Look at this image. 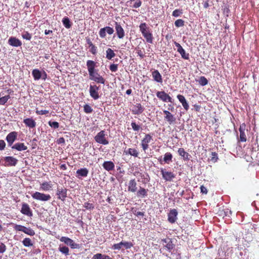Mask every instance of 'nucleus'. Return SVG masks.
Listing matches in <instances>:
<instances>
[{
    "label": "nucleus",
    "instance_id": "obj_35",
    "mask_svg": "<svg viewBox=\"0 0 259 259\" xmlns=\"http://www.w3.org/2000/svg\"><path fill=\"white\" fill-rule=\"evenodd\" d=\"M115 56L114 51L110 48L107 49L106 50V58L108 60H111Z\"/></svg>",
    "mask_w": 259,
    "mask_h": 259
},
{
    "label": "nucleus",
    "instance_id": "obj_36",
    "mask_svg": "<svg viewBox=\"0 0 259 259\" xmlns=\"http://www.w3.org/2000/svg\"><path fill=\"white\" fill-rule=\"evenodd\" d=\"M92 259H111L109 256L102 253H97L93 255Z\"/></svg>",
    "mask_w": 259,
    "mask_h": 259
},
{
    "label": "nucleus",
    "instance_id": "obj_40",
    "mask_svg": "<svg viewBox=\"0 0 259 259\" xmlns=\"http://www.w3.org/2000/svg\"><path fill=\"white\" fill-rule=\"evenodd\" d=\"M218 153L215 152H212L211 153L210 158L209 159L213 163L216 162L218 160Z\"/></svg>",
    "mask_w": 259,
    "mask_h": 259
},
{
    "label": "nucleus",
    "instance_id": "obj_23",
    "mask_svg": "<svg viewBox=\"0 0 259 259\" xmlns=\"http://www.w3.org/2000/svg\"><path fill=\"white\" fill-rule=\"evenodd\" d=\"M23 122L30 128H33L36 126V122L32 118H25L23 120Z\"/></svg>",
    "mask_w": 259,
    "mask_h": 259
},
{
    "label": "nucleus",
    "instance_id": "obj_15",
    "mask_svg": "<svg viewBox=\"0 0 259 259\" xmlns=\"http://www.w3.org/2000/svg\"><path fill=\"white\" fill-rule=\"evenodd\" d=\"M115 28L117 37L119 39H122L125 36V32L121 25L117 22H115Z\"/></svg>",
    "mask_w": 259,
    "mask_h": 259
},
{
    "label": "nucleus",
    "instance_id": "obj_51",
    "mask_svg": "<svg viewBox=\"0 0 259 259\" xmlns=\"http://www.w3.org/2000/svg\"><path fill=\"white\" fill-rule=\"evenodd\" d=\"M240 132V141L245 142L246 141V136L245 132Z\"/></svg>",
    "mask_w": 259,
    "mask_h": 259
},
{
    "label": "nucleus",
    "instance_id": "obj_63",
    "mask_svg": "<svg viewBox=\"0 0 259 259\" xmlns=\"http://www.w3.org/2000/svg\"><path fill=\"white\" fill-rule=\"evenodd\" d=\"M7 247L3 243H0V253H4L6 250Z\"/></svg>",
    "mask_w": 259,
    "mask_h": 259
},
{
    "label": "nucleus",
    "instance_id": "obj_44",
    "mask_svg": "<svg viewBox=\"0 0 259 259\" xmlns=\"http://www.w3.org/2000/svg\"><path fill=\"white\" fill-rule=\"evenodd\" d=\"M199 83L202 85L204 86L208 83V80L204 76H201L199 79Z\"/></svg>",
    "mask_w": 259,
    "mask_h": 259
},
{
    "label": "nucleus",
    "instance_id": "obj_53",
    "mask_svg": "<svg viewBox=\"0 0 259 259\" xmlns=\"http://www.w3.org/2000/svg\"><path fill=\"white\" fill-rule=\"evenodd\" d=\"M183 13L182 10L176 9L174 10L172 12V15L174 17H178L180 16Z\"/></svg>",
    "mask_w": 259,
    "mask_h": 259
},
{
    "label": "nucleus",
    "instance_id": "obj_8",
    "mask_svg": "<svg viewBox=\"0 0 259 259\" xmlns=\"http://www.w3.org/2000/svg\"><path fill=\"white\" fill-rule=\"evenodd\" d=\"M161 174L163 179L166 181L171 182L175 178V175L171 171H168L165 169L161 168Z\"/></svg>",
    "mask_w": 259,
    "mask_h": 259
},
{
    "label": "nucleus",
    "instance_id": "obj_52",
    "mask_svg": "<svg viewBox=\"0 0 259 259\" xmlns=\"http://www.w3.org/2000/svg\"><path fill=\"white\" fill-rule=\"evenodd\" d=\"M178 99L180 101V103L183 105L187 101L185 97L182 95H178L177 96Z\"/></svg>",
    "mask_w": 259,
    "mask_h": 259
},
{
    "label": "nucleus",
    "instance_id": "obj_45",
    "mask_svg": "<svg viewBox=\"0 0 259 259\" xmlns=\"http://www.w3.org/2000/svg\"><path fill=\"white\" fill-rule=\"evenodd\" d=\"M83 110L87 114L91 113L93 111L91 106L88 104H85L83 106Z\"/></svg>",
    "mask_w": 259,
    "mask_h": 259
},
{
    "label": "nucleus",
    "instance_id": "obj_25",
    "mask_svg": "<svg viewBox=\"0 0 259 259\" xmlns=\"http://www.w3.org/2000/svg\"><path fill=\"white\" fill-rule=\"evenodd\" d=\"M102 166L105 170L108 171L114 170L115 167L114 163L111 161H104Z\"/></svg>",
    "mask_w": 259,
    "mask_h": 259
},
{
    "label": "nucleus",
    "instance_id": "obj_56",
    "mask_svg": "<svg viewBox=\"0 0 259 259\" xmlns=\"http://www.w3.org/2000/svg\"><path fill=\"white\" fill-rule=\"evenodd\" d=\"M110 70L113 72H116L118 69V64H112L109 66Z\"/></svg>",
    "mask_w": 259,
    "mask_h": 259
},
{
    "label": "nucleus",
    "instance_id": "obj_31",
    "mask_svg": "<svg viewBox=\"0 0 259 259\" xmlns=\"http://www.w3.org/2000/svg\"><path fill=\"white\" fill-rule=\"evenodd\" d=\"M124 153L126 155H130L135 157H138L139 154L138 151L135 148H128L127 150L124 151Z\"/></svg>",
    "mask_w": 259,
    "mask_h": 259
},
{
    "label": "nucleus",
    "instance_id": "obj_10",
    "mask_svg": "<svg viewBox=\"0 0 259 259\" xmlns=\"http://www.w3.org/2000/svg\"><path fill=\"white\" fill-rule=\"evenodd\" d=\"M20 212L23 214L29 217H31L33 215L32 210L31 209L29 205L26 203L24 202L22 204V207Z\"/></svg>",
    "mask_w": 259,
    "mask_h": 259
},
{
    "label": "nucleus",
    "instance_id": "obj_32",
    "mask_svg": "<svg viewBox=\"0 0 259 259\" xmlns=\"http://www.w3.org/2000/svg\"><path fill=\"white\" fill-rule=\"evenodd\" d=\"M148 191V189L140 187V188L137 193V195L139 197L144 198L147 196Z\"/></svg>",
    "mask_w": 259,
    "mask_h": 259
},
{
    "label": "nucleus",
    "instance_id": "obj_11",
    "mask_svg": "<svg viewBox=\"0 0 259 259\" xmlns=\"http://www.w3.org/2000/svg\"><path fill=\"white\" fill-rule=\"evenodd\" d=\"M178 214V212L176 209H172L169 210V213H168V221L171 223H175L177 220V215Z\"/></svg>",
    "mask_w": 259,
    "mask_h": 259
},
{
    "label": "nucleus",
    "instance_id": "obj_41",
    "mask_svg": "<svg viewBox=\"0 0 259 259\" xmlns=\"http://www.w3.org/2000/svg\"><path fill=\"white\" fill-rule=\"evenodd\" d=\"M59 250L66 255L69 254V248L67 246H64L61 247V246H60L59 247Z\"/></svg>",
    "mask_w": 259,
    "mask_h": 259
},
{
    "label": "nucleus",
    "instance_id": "obj_18",
    "mask_svg": "<svg viewBox=\"0 0 259 259\" xmlns=\"http://www.w3.org/2000/svg\"><path fill=\"white\" fill-rule=\"evenodd\" d=\"M18 136L17 132L14 131L10 133L6 137V140L9 146H11L14 141L16 140Z\"/></svg>",
    "mask_w": 259,
    "mask_h": 259
},
{
    "label": "nucleus",
    "instance_id": "obj_27",
    "mask_svg": "<svg viewBox=\"0 0 259 259\" xmlns=\"http://www.w3.org/2000/svg\"><path fill=\"white\" fill-rule=\"evenodd\" d=\"M83 207L85 208L83 211L89 210L92 211L95 208V203L93 201L89 200L84 202Z\"/></svg>",
    "mask_w": 259,
    "mask_h": 259
},
{
    "label": "nucleus",
    "instance_id": "obj_38",
    "mask_svg": "<svg viewBox=\"0 0 259 259\" xmlns=\"http://www.w3.org/2000/svg\"><path fill=\"white\" fill-rule=\"evenodd\" d=\"M22 244L25 247H30L33 245V243L29 238H25L22 241Z\"/></svg>",
    "mask_w": 259,
    "mask_h": 259
},
{
    "label": "nucleus",
    "instance_id": "obj_59",
    "mask_svg": "<svg viewBox=\"0 0 259 259\" xmlns=\"http://www.w3.org/2000/svg\"><path fill=\"white\" fill-rule=\"evenodd\" d=\"M136 50H137L138 56H140L141 59H143L145 57L144 51H142L139 48L136 49Z\"/></svg>",
    "mask_w": 259,
    "mask_h": 259
},
{
    "label": "nucleus",
    "instance_id": "obj_9",
    "mask_svg": "<svg viewBox=\"0 0 259 259\" xmlns=\"http://www.w3.org/2000/svg\"><path fill=\"white\" fill-rule=\"evenodd\" d=\"M61 242H64L65 244L69 245L71 248H77L79 247V245L75 243L73 240L68 237H61L60 238Z\"/></svg>",
    "mask_w": 259,
    "mask_h": 259
},
{
    "label": "nucleus",
    "instance_id": "obj_54",
    "mask_svg": "<svg viewBox=\"0 0 259 259\" xmlns=\"http://www.w3.org/2000/svg\"><path fill=\"white\" fill-rule=\"evenodd\" d=\"M25 226L21 225H15L14 227V229L16 231H21L23 232Z\"/></svg>",
    "mask_w": 259,
    "mask_h": 259
},
{
    "label": "nucleus",
    "instance_id": "obj_58",
    "mask_svg": "<svg viewBox=\"0 0 259 259\" xmlns=\"http://www.w3.org/2000/svg\"><path fill=\"white\" fill-rule=\"evenodd\" d=\"M133 213L138 217V216H141V217H144V215H145V213L144 212H141V211H139L138 210H137V209H135V210H133Z\"/></svg>",
    "mask_w": 259,
    "mask_h": 259
},
{
    "label": "nucleus",
    "instance_id": "obj_5",
    "mask_svg": "<svg viewBox=\"0 0 259 259\" xmlns=\"http://www.w3.org/2000/svg\"><path fill=\"white\" fill-rule=\"evenodd\" d=\"M163 112L165 115L164 119L169 124L172 125L176 123V117L175 115L166 110H164Z\"/></svg>",
    "mask_w": 259,
    "mask_h": 259
},
{
    "label": "nucleus",
    "instance_id": "obj_19",
    "mask_svg": "<svg viewBox=\"0 0 259 259\" xmlns=\"http://www.w3.org/2000/svg\"><path fill=\"white\" fill-rule=\"evenodd\" d=\"M144 107L140 103L134 105L132 112L133 114L140 115L144 111Z\"/></svg>",
    "mask_w": 259,
    "mask_h": 259
},
{
    "label": "nucleus",
    "instance_id": "obj_49",
    "mask_svg": "<svg viewBox=\"0 0 259 259\" xmlns=\"http://www.w3.org/2000/svg\"><path fill=\"white\" fill-rule=\"evenodd\" d=\"M175 25L177 27H182L184 25V21L182 19H178L175 22Z\"/></svg>",
    "mask_w": 259,
    "mask_h": 259
},
{
    "label": "nucleus",
    "instance_id": "obj_20",
    "mask_svg": "<svg viewBox=\"0 0 259 259\" xmlns=\"http://www.w3.org/2000/svg\"><path fill=\"white\" fill-rule=\"evenodd\" d=\"M178 154L184 160H189L191 158V155L185 151L184 148H180L178 150Z\"/></svg>",
    "mask_w": 259,
    "mask_h": 259
},
{
    "label": "nucleus",
    "instance_id": "obj_55",
    "mask_svg": "<svg viewBox=\"0 0 259 259\" xmlns=\"http://www.w3.org/2000/svg\"><path fill=\"white\" fill-rule=\"evenodd\" d=\"M35 113L37 115H45V114L49 113V110H38V109L36 108V111H35Z\"/></svg>",
    "mask_w": 259,
    "mask_h": 259
},
{
    "label": "nucleus",
    "instance_id": "obj_24",
    "mask_svg": "<svg viewBox=\"0 0 259 259\" xmlns=\"http://www.w3.org/2000/svg\"><path fill=\"white\" fill-rule=\"evenodd\" d=\"M87 66L88 67L89 75H92L93 72L95 71L96 63L94 61L88 60L87 62Z\"/></svg>",
    "mask_w": 259,
    "mask_h": 259
},
{
    "label": "nucleus",
    "instance_id": "obj_46",
    "mask_svg": "<svg viewBox=\"0 0 259 259\" xmlns=\"http://www.w3.org/2000/svg\"><path fill=\"white\" fill-rule=\"evenodd\" d=\"M165 247L168 250L170 251L174 248L175 245L172 243L170 239H168V241H167V244Z\"/></svg>",
    "mask_w": 259,
    "mask_h": 259
},
{
    "label": "nucleus",
    "instance_id": "obj_61",
    "mask_svg": "<svg viewBox=\"0 0 259 259\" xmlns=\"http://www.w3.org/2000/svg\"><path fill=\"white\" fill-rule=\"evenodd\" d=\"M142 5V2L141 0H136V2L133 6V7L134 8H138L141 7Z\"/></svg>",
    "mask_w": 259,
    "mask_h": 259
},
{
    "label": "nucleus",
    "instance_id": "obj_1",
    "mask_svg": "<svg viewBox=\"0 0 259 259\" xmlns=\"http://www.w3.org/2000/svg\"><path fill=\"white\" fill-rule=\"evenodd\" d=\"M140 30L141 31L143 36L146 39L147 42L152 43L153 36L152 34L150 32L149 28L147 26L146 23H141L140 26Z\"/></svg>",
    "mask_w": 259,
    "mask_h": 259
},
{
    "label": "nucleus",
    "instance_id": "obj_37",
    "mask_svg": "<svg viewBox=\"0 0 259 259\" xmlns=\"http://www.w3.org/2000/svg\"><path fill=\"white\" fill-rule=\"evenodd\" d=\"M62 23L64 26L67 29L71 27V24L68 17H65L62 19Z\"/></svg>",
    "mask_w": 259,
    "mask_h": 259
},
{
    "label": "nucleus",
    "instance_id": "obj_62",
    "mask_svg": "<svg viewBox=\"0 0 259 259\" xmlns=\"http://www.w3.org/2000/svg\"><path fill=\"white\" fill-rule=\"evenodd\" d=\"M90 47L91 48L90 49V52L92 54L96 55L97 53V47L94 45Z\"/></svg>",
    "mask_w": 259,
    "mask_h": 259
},
{
    "label": "nucleus",
    "instance_id": "obj_39",
    "mask_svg": "<svg viewBox=\"0 0 259 259\" xmlns=\"http://www.w3.org/2000/svg\"><path fill=\"white\" fill-rule=\"evenodd\" d=\"M23 232L30 236H33L35 235V232L33 230L26 227H24Z\"/></svg>",
    "mask_w": 259,
    "mask_h": 259
},
{
    "label": "nucleus",
    "instance_id": "obj_21",
    "mask_svg": "<svg viewBox=\"0 0 259 259\" xmlns=\"http://www.w3.org/2000/svg\"><path fill=\"white\" fill-rule=\"evenodd\" d=\"M53 185L51 181H45L40 184V190L44 191H49L52 188Z\"/></svg>",
    "mask_w": 259,
    "mask_h": 259
},
{
    "label": "nucleus",
    "instance_id": "obj_3",
    "mask_svg": "<svg viewBox=\"0 0 259 259\" xmlns=\"http://www.w3.org/2000/svg\"><path fill=\"white\" fill-rule=\"evenodd\" d=\"M105 136V132L104 131H101L95 137V140L99 144L104 145H107L108 144L109 142L106 138Z\"/></svg>",
    "mask_w": 259,
    "mask_h": 259
},
{
    "label": "nucleus",
    "instance_id": "obj_47",
    "mask_svg": "<svg viewBox=\"0 0 259 259\" xmlns=\"http://www.w3.org/2000/svg\"><path fill=\"white\" fill-rule=\"evenodd\" d=\"M10 98V96L9 95H7L0 98V105H3L5 104Z\"/></svg>",
    "mask_w": 259,
    "mask_h": 259
},
{
    "label": "nucleus",
    "instance_id": "obj_30",
    "mask_svg": "<svg viewBox=\"0 0 259 259\" xmlns=\"http://www.w3.org/2000/svg\"><path fill=\"white\" fill-rule=\"evenodd\" d=\"M152 75L155 81L159 83H161L162 82V76L157 70H155L153 71Z\"/></svg>",
    "mask_w": 259,
    "mask_h": 259
},
{
    "label": "nucleus",
    "instance_id": "obj_14",
    "mask_svg": "<svg viewBox=\"0 0 259 259\" xmlns=\"http://www.w3.org/2000/svg\"><path fill=\"white\" fill-rule=\"evenodd\" d=\"M67 189L65 188H58L56 193L57 198L62 201H64L67 197Z\"/></svg>",
    "mask_w": 259,
    "mask_h": 259
},
{
    "label": "nucleus",
    "instance_id": "obj_64",
    "mask_svg": "<svg viewBox=\"0 0 259 259\" xmlns=\"http://www.w3.org/2000/svg\"><path fill=\"white\" fill-rule=\"evenodd\" d=\"M200 191L201 193L204 194H206L208 192L207 188L203 185L200 187Z\"/></svg>",
    "mask_w": 259,
    "mask_h": 259
},
{
    "label": "nucleus",
    "instance_id": "obj_34",
    "mask_svg": "<svg viewBox=\"0 0 259 259\" xmlns=\"http://www.w3.org/2000/svg\"><path fill=\"white\" fill-rule=\"evenodd\" d=\"M32 74L35 80H39L41 77V73L37 69H33L32 71Z\"/></svg>",
    "mask_w": 259,
    "mask_h": 259
},
{
    "label": "nucleus",
    "instance_id": "obj_12",
    "mask_svg": "<svg viewBox=\"0 0 259 259\" xmlns=\"http://www.w3.org/2000/svg\"><path fill=\"white\" fill-rule=\"evenodd\" d=\"M99 90V87L96 85H90V94L92 98L94 100H97L99 98L98 91Z\"/></svg>",
    "mask_w": 259,
    "mask_h": 259
},
{
    "label": "nucleus",
    "instance_id": "obj_57",
    "mask_svg": "<svg viewBox=\"0 0 259 259\" xmlns=\"http://www.w3.org/2000/svg\"><path fill=\"white\" fill-rule=\"evenodd\" d=\"M122 246H123L126 249L131 248L133 244L130 242H122Z\"/></svg>",
    "mask_w": 259,
    "mask_h": 259
},
{
    "label": "nucleus",
    "instance_id": "obj_16",
    "mask_svg": "<svg viewBox=\"0 0 259 259\" xmlns=\"http://www.w3.org/2000/svg\"><path fill=\"white\" fill-rule=\"evenodd\" d=\"M90 79L98 83L105 84V79L97 72H93L92 75H90Z\"/></svg>",
    "mask_w": 259,
    "mask_h": 259
},
{
    "label": "nucleus",
    "instance_id": "obj_29",
    "mask_svg": "<svg viewBox=\"0 0 259 259\" xmlns=\"http://www.w3.org/2000/svg\"><path fill=\"white\" fill-rule=\"evenodd\" d=\"M12 148L21 151L26 150L27 149V147L23 143H17L12 146Z\"/></svg>",
    "mask_w": 259,
    "mask_h": 259
},
{
    "label": "nucleus",
    "instance_id": "obj_13",
    "mask_svg": "<svg viewBox=\"0 0 259 259\" xmlns=\"http://www.w3.org/2000/svg\"><path fill=\"white\" fill-rule=\"evenodd\" d=\"M6 166H15L18 163V160L13 156H6L4 158Z\"/></svg>",
    "mask_w": 259,
    "mask_h": 259
},
{
    "label": "nucleus",
    "instance_id": "obj_6",
    "mask_svg": "<svg viewBox=\"0 0 259 259\" xmlns=\"http://www.w3.org/2000/svg\"><path fill=\"white\" fill-rule=\"evenodd\" d=\"M152 140V137L150 134H146L141 140V146L143 150L145 152L149 148V144Z\"/></svg>",
    "mask_w": 259,
    "mask_h": 259
},
{
    "label": "nucleus",
    "instance_id": "obj_43",
    "mask_svg": "<svg viewBox=\"0 0 259 259\" xmlns=\"http://www.w3.org/2000/svg\"><path fill=\"white\" fill-rule=\"evenodd\" d=\"M22 37L23 39L30 40L32 38V35L28 31H24L22 34Z\"/></svg>",
    "mask_w": 259,
    "mask_h": 259
},
{
    "label": "nucleus",
    "instance_id": "obj_17",
    "mask_svg": "<svg viewBox=\"0 0 259 259\" xmlns=\"http://www.w3.org/2000/svg\"><path fill=\"white\" fill-rule=\"evenodd\" d=\"M107 32L108 34L111 35L114 32V29L113 28L109 26H106L104 28L100 29L99 31V35L101 38H105L106 37Z\"/></svg>",
    "mask_w": 259,
    "mask_h": 259
},
{
    "label": "nucleus",
    "instance_id": "obj_48",
    "mask_svg": "<svg viewBox=\"0 0 259 259\" xmlns=\"http://www.w3.org/2000/svg\"><path fill=\"white\" fill-rule=\"evenodd\" d=\"M131 126L133 130L135 132H138L141 129V126L137 124L135 122H132L131 123Z\"/></svg>",
    "mask_w": 259,
    "mask_h": 259
},
{
    "label": "nucleus",
    "instance_id": "obj_2",
    "mask_svg": "<svg viewBox=\"0 0 259 259\" xmlns=\"http://www.w3.org/2000/svg\"><path fill=\"white\" fill-rule=\"evenodd\" d=\"M31 196L33 199L41 201H48L51 198V196L50 194L37 191L32 194Z\"/></svg>",
    "mask_w": 259,
    "mask_h": 259
},
{
    "label": "nucleus",
    "instance_id": "obj_28",
    "mask_svg": "<svg viewBox=\"0 0 259 259\" xmlns=\"http://www.w3.org/2000/svg\"><path fill=\"white\" fill-rule=\"evenodd\" d=\"M128 191L131 192H135L137 190V183L135 179L131 180L128 182Z\"/></svg>",
    "mask_w": 259,
    "mask_h": 259
},
{
    "label": "nucleus",
    "instance_id": "obj_50",
    "mask_svg": "<svg viewBox=\"0 0 259 259\" xmlns=\"http://www.w3.org/2000/svg\"><path fill=\"white\" fill-rule=\"evenodd\" d=\"M48 124L51 127L55 129L58 128L59 127V124L57 121H49Z\"/></svg>",
    "mask_w": 259,
    "mask_h": 259
},
{
    "label": "nucleus",
    "instance_id": "obj_42",
    "mask_svg": "<svg viewBox=\"0 0 259 259\" xmlns=\"http://www.w3.org/2000/svg\"><path fill=\"white\" fill-rule=\"evenodd\" d=\"M179 53L181 54L182 58L185 60H188L189 59V54L185 52L184 49L181 50Z\"/></svg>",
    "mask_w": 259,
    "mask_h": 259
},
{
    "label": "nucleus",
    "instance_id": "obj_60",
    "mask_svg": "<svg viewBox=\"0 0 259 259\" xmlns=\"http://www.w3.org/2000/svg\"><path fill=\"white\" fill-rule=\"evenodd\" d=\"M122 246V242H120V243H117V244H114L113 246H112V248L114 249H117V250H119L121 249V246Z\"/></svg>",
    "mask_w": 259,
    "mask_h": 259
},
{
    "label": "nucleus",
    "instance_id": "obj_22",
    "mask_svg": "<svg viewBox=\"0 0 259 259\" xmlns=\"http://www.w3.org/2000/svg\"><path fill=\"white\" fill-rule=\"evenodd\" d=\"M9 44L13 47H18L22 45L21 41L15 37H10L8 40Z\"/></svg>",
    "mask_w": 259,
    "mask_h": 259
},
{
    "label": "nucleus",
    "instance_id": "obj_4",
    "mask_svg": "<svg viewBox=\"0 0 259 259\" xmlns=\"http://www.w3.org/2000/svg\"><path fill=\"white\" fill-rule=\"evenodd\" d=\"M133 175L138 179V181L143 184H146L149 181V177L148 174H144L139 170L135 171Z\"/></svg>",
    "mask_w": 259,
    "mask_h": 259
},
{
    "label": "nucleus",
    "instance_id": "obj_26",
    "mask_svg": "<svg viewBox=\"0 0 259 259\" xmlns=\"http://www.w3.org/2000/svg\"><path fill=\"white\" fill-rule=\"evenodd\" d=\"M89 174V170L87 168L78 169L76 171V177L80 179L81 177H86Z\"/></svg>",
    "mask_w": 259,
    "mask_h": 259
},
{
    "label": "nucleus",
    "instance_id": "obj_7",
    "mask_svg": "<svg viewBox=\"0 0 259 259\" xmlns=\"http://www.w3.org/2000/svg\"><path fill=\"white\" fill-rule=\"evenodd\" d=\"M157 97L164 102H169L172 103V98L169 96L168 94L166 93L164 91H158L156 93Z\"/></svg>",
    "mask_w": 259,
    "mask_h": 259
},
{
    "label": "nucleus",
    "instance_id": "obj_33",
    "mask_svg": "<svg viewBox=\"0 0 259 259\" xmlns=\"http://www.w3.org/2000/svg\"><path fill=\"white\" fill-rule=\"evenodd\" d=\"M172 155L170 152H166L165 153L164 155V157L163 159V161L164 163L167 164H169L171 162H172Z\"/></svg>",
    "mask_w": 259,
    "mask_h": 259
}]
</instances>
